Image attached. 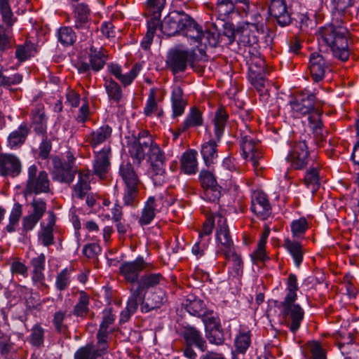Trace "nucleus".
<instances>
[{
    "label": "nucleus",
    "mask_w": 359,
    "mask_h": 359,
    "mask_svg": "<svg viewBox=\"0 0 359 359\" xmlns=\"http://www.w3.org/2000/svg\"><path fill=\"white\" fill-rule=\"evenodd\" d=\"M354 4L355 0H330L332 21L318 31V41L328 46L333 57L341 62L347 61L351 54L349 31L344 24L351 18L349 9Z\"/></svg>",
    "instance_id": "nucleus-1"
},
{
    "label": "nucleus",
    "mask_w": 359,
    "mask_h": 359,
    "mask_svg": "<svg viewBox=\"0 0 359 359\" xmlns=\"http://www.w3.org/2000/svg\"><path fill=\"white\" fill-rule=\"evenodd\" d=\"M162 32L168 36L182 34L191 41H198L202 36L201 25L184 13H170L161 23Z\"/></svg>",
    "instance_id": "nucleus-2"
},
{
    "label": "nucleus",
    "mask_w": 359,
    "mask_h": 359,
    "mask_svg": "<svg viewBox=\"0 0 359 359\" xmlns=\"http://www.w3.org/2000/svg\"><path fill=\"white\" fill-rule=\"evenodd\" d=\"M229 120V114L226 109L219 107L212 119L213 132L215 138H210L201 145V154L207 167L215 163L218 157L217 142H220L224 135L226 123Z\"/></svg>",
    "instance_id": "nucleus-3"
},
{
    "label": "nucleus",
    "mask_w": 359,
    "mask_h": 359,
    "mask_svg": "<svg viewBox=\"0 0 359 359\" xmlns=\"http://www.w3.org/2000/svg\"><path fill=\"white\" fill-rule=\"evenodd\" d=\"M323 104V102L317 100L314 93L306 90L297 93L290 101L292 116L294 118L309 116L320 108Z\"/></svg>",
    "instance_id": "nucleus-4"
},
{
    "label": "nucleus",
    "mask_w": 359,
    "mask_h": 359,
    "mask_svg": "<svg viewBox=\"0 0 359 359\" xmlns=\"http://www.w3.org/2000/svg\"><path fill=\"white\" fill-rule=\"evenodd\" d=\"M297 299H283L276 304L284 325L293 334L298 332L304 318V311L296 303Z\"/></svg>",
    "instance_id": "nucleus-5"
},
{
    "label": "nucleus",
    "mask_w": 359,
    "mask_h": 359,
    "mask_svg": "<svg viewBox=\"0 0 359 359\" xmlns=\"http://www.w3.org/2000/svg\"><path fill=\"white\" fill-rule=\"evenodd\" d=\"M50 180L48 172L44 170H39L33 164L27 169V179L24 189L25 196L33 194L39 195L47 194L50 191Z\"/></svg>",
    "instance_id": "nucleus-6"
},
{
    "label": "nucleus",
    "mask_w": 359,
    "mask_h": 359,
    "mask_svg": "<svg viewBox=\"0 0 359 359\" xmlns=\"http://www.w3.org/2000/svg\"><path fill=\"white\" fill-rule=\"evenodd\" d=\"M240 131V147L242 156L245 159L249 158L257 171L260 168L259 161L262 158L260 142L247 126L245 130H241Z\"/></svg>",
    "instance_id": "nucleus-7"
},
{
    "label": "nucleus",
    "mask_w": 359,
    "mask_h": 359,
    "mask_svg": "<svg viewBox=\"0 0 359 359\" xmlns=\"http://www.w3.org/2000/svg\"><path fill=\"white\" fill-rule=\"evenodd\" d=\"M147 156L149 163L148 174L155 186H162L166 182L165 153L160 147H154L152 151L147 152Z\"/></svg>",
    "instance_id": "nucleus-8"
},
{
    "label": "nucleus",
    "mask_w": 359,
    "mask_h": 359,
    "mask_svg": "<svg viewBox=\"0 0 359 359\" xmlns=\"http://www.w3.org/2000/svg\"><path fill=\"white\" fill-rule=\"evenodd\" d=\"M194 51L189 50L172 49L167 55L166 67L174 75L184 72L188 65L194 63Z\"/></svg>",
    "instance_id": "nucleus-9"
},
{
    "label": "nucleus",
    "mask_w": 359,
    "mask_h": 359,
    "mask_svg": "<svg viewBox=\"0 0 359 359\" xmlns=\"http://www.w3.org/2000/svg\"><path fill=\"white\" fill-rule=\"evenodd\" d=\"M287 162L294 170H303L312 161L308 146L304 140L295 141L290 144V149L286 157Z\"/></svg>",
    "instance_id": "nucleus-10"
},
{
    "label": "nucleus",
    "mask_w": 359,
    "mask_h": 359,
    "mask_svg": "<svg viewBox=\"0 0 359 359\" xmlns=\"http://www.w3.org/2000/svg\"><path fill=\"white\" fill-rule=\"evenodd\" d=\"M154 147H159L155 142L149 130H142L139 132L135 140L130 144L129 152L131 157L140 163L145 158L146 150L147 152L152 151Z\"/></svg>",
    "instance_id": "nucleus-11"
},
{
    "label": "nucleus",
    "mask_w": 359,
    "mask_h": 359,
    "mask_svg": "<svg viewBox=\"0 0 359 359\" xmlns=\"http://www.w3.org/2000/svg\"><path fill=\"white\" fill-rule=\"evenodd\" d=\"M90 13V9L86 4L79 3L74 6V27L82 35V40H86L92 35Z\"/></svg>",
    "instance_id": "nucleus-12"
},
{
    "label": "nucleus",
    "mask_w": 359,
    "mask_h": 359,
    "mask_svg": "<svg viewBox=\"0 0 359 359\" xmlns=\"http://www.w3.org/2000/svg\"><path fill=\"white\" fill-rule=\"evenodd\" d=\"M166 283V279L161 273H147L140 277L137 287L130 289V293L143 302L149 289L165 285Z\"/></svg>",
    "instance_id": "nucleus-13"
},
{
    "label": "nucleus",
    "mask_w": 359,
    "mask_h": 359,
    "mask_svg": "<svg viewBox=\"0 0 359 359\" xmlns=\"http://www.w3.org/2000/svg\"><path fill=\"white\" fill-rule=\"evenodd\" d=\"M148 264L142 256L133 261L123 262L119 266V273L129 283H137L141 273L147 268Z\"/></svg>",
    "instance_id": "nucleus-14"
},
{
    "label": "nucleus",
    "mask_w": 359,
    "mask_h": 359,
    "mask_svg": "<svg viewBox=\"0 0 359 359\" xmlns=\"http://www.w3.org/2000/svg\"><path fill=\"white\" fill-rule=\"evenodd\" d=\"M250 210L257 218L265 220L272 214V208L269 197L262 190H255L251 193Z\"/></svg>",
    "instance_id": "nucleus-15"
},
{
    "label": "nucleus",
    "mask_w": 359,
    "mask_h": 359,
    "mask_svg": "<svg viewBox=\"0 0 359 359\" xmlns=\"http://www.w3.org/2000/svg\"><path fill=\"white\" fill-rule=\"evenodd\" d=\"M93 154V174L104 180L111 170V148L109 145L104 146L101 150L94 151Z\"/></svg>",
    "instance_id": "nucleus-16"
},
{
    "label": "nucleus",
    "mask_w": 359,
    "mask_h": 359,
    "mask_svg": "<svg viewBox=\"0 0 359 359\" xmlns=\"http://www.w3.org/2000/svg\"><path fill=\"white\" fill-rule=\"evenodd\" d=\"M216 216L218 217L215 233L216 241L219 243V252L222 254L234 250V245L226 223V219L222 212H219Z\"/></svg>",
    "instance_id": "nucleus-17"
},
{
    "label": "nucleus",
    "mask_w": 359,
    "mask_h": 359,
    "mask_svg": "<svg viewBox=\"0 0 359 359\" xmlns=\"http://www.w3.org/2000/svg\"><path fill=\"white\" fill-rule=\"evenodd\" d=\"M309 69L313 81H323L325 74L331 72V64L319 53H312L309 56Z\"/></svg>",
    "instance_id": "nucleus-18"
},
{
    "label": "nucleus",
    "mask_w": 359,
    "mask_h": 359,
    "mask_svg": "<svg viewBox=\"0 0 359 359\" xmlns=\"http://www.w3.org/2000/svg\"><path fill=\"white\" fill-rule=\"evenodd\" d=\"M109 72L117 79L123 87L129 86L140 73L142 65L137 62L132 65L128 72H124L122 67L116 63L107 65Z\"/></svg>",
    "instance_id": "nucleus-19"
},
{
    "label": "nucleus",
    "mask_w": 359,
    "mask_h": 359,
    "mask_svg": "<svg viewBox=\"0 0 359 359\" xmlns=\"http://www.w3.org/2000/svg\"><path fill=\"white\" fill-rule=\"evenodd\" d=\"M53 163V180L60 183L71 184L75 178V175L79 171L78 168L65 165L62 164V161L58 158H55Z\"/></svg>",
    "instance_id": "nucleus-20"
},
{
    "label": "nucleus",
    "mask_w": 359,
    "mask_h": 359,
    "mask_svg": "<svg viewBox=\"0 0 359 359\" xmlns=\"http://www.w3.org/2000/svg\"><path fill=\"white\" fill-rule=\"evenodd\" d=\"M269 13L281 27L290 24L291 16L285 0H270Z\"/></svg>",
    "instance_id": "nucleus-21"
},
{
    "label": "nucleus",
    "mask_w": 359,
    "mask_h": 359,
    "mask_svg": "<svg viewBox=\"0 0 359 359\" xmlns=\"http://www.w3.org/2000/svg\"><path fill=\"white\" fill-rule=\"evenodd\" d=\"M22 171L20 159L13 154H0V175L15 177Z\"/></svg>",
    "instance_id": "nucleus-22"
},
{
    "label": "nucleus",
    "mask_w": 359,
    "mask_h": 359,
    "mask_svg": "<svg viewBox=\"0 0 359 359\" xmlns=\"http://www.w3.org/2000/svg\"><path fill=\"white\" fill-rule=\"evenodd\" d=\"M322 168L321 163L316 160L305 168L306 172L303 180L305 186L311 189L312 193L316 192L320 187V171Z\"/></svg>",
    "instance_id": "nucleus-23"
},
{
    "label": "nucleus",
    "mask_w": 359,
    "mask_h": 359,
    "mask_svg": "<svg viewBox=\"0 0 359 359\" xmlns=\"http://www.w3.org/2000/svg\"><path fill=\"white\" fill-rule=\"evenodd\" d=\"M45 263L46 256L43 253H41L39 256L30 260V265L32 268V280L34 285L39 288L48 287L45 283Z\"/></svg>",
    "instance_id": "nucleus-24"
},
{
    "label": "nucleus",
    "mask_w": 359,
    "mask_h": 359,
    "mask_svg": "<svg viewBox=\"0 0 359 359\" xmlns=\"http://www.w3.org/2000/svg\"><path fill=\"white\" fill-rule=\"evenodd\" d=\"M32 126L38 135H46L47 131V120L44 105L42 103L36 104L31 111Z\"/></svg>",
    "instance_id": "nucleus-25"
},
{
    "label": "nucleus",
    "mask_w": 359,
    "mask_h": 359,
    "mask_svg": "<svg viewBox=\"0 0 359 359\" xmlns=\"http://www.w3.org/2000/svg\"><path fill=\"white\" fill-rule=\"evenodd\" d=\"M111 127L105 124L86 135L84 141L93 149H95L100 145L109 141L111 137Z\"/></svg>",
    "instance_id": "nucleus-26"
},
{
    "label": "nucleus",
    "mask_w": 359,
    "mask_h": 359,
    "mask_svg": "<svg viewBox=\"0 0 359 359\" xmlns=\"http://www.w3.org/2000/svg\"><path fill=\"white\" fill-rule=\"evenodd\" d=\"M77 182L72 187V197L83 199L90 190V170L80 169L78 172Z\"/></svg>",
    "instance_id": "nucleus-27"
},
{
    "label": "nucleus",
    "mask_w": 359,
    "mask_h": 359,
    "mask_svg": "<svg viewBox=\"0 0 359 359\" xmlns=\"http://www.w3.org/2000/svg\"><path fill=\"white\" fill-rule=\"evenodd\" d=\"M184 344L194 346L204 352L207 349V343L201 332L196 327L190 325L184 327L182 334Z\"/></svg>",
    "instance_id": "nucleus-28"
},
{
    "label": "nucleus",
    "mask_w": 359,
    "mask_h": 359,
    "mask_svg": "<svg viewBox=\"0 0 359 359\" xmlns=\"http://www.w3.org/2000/svg\"><path fill=\"white\" fill-rule=\"evenodd\" d=\"M118 175L124 187L141 186L142 182L133 165L128 161H123L118 169Z\"/></svg>",
    "instance_id": "nucleus-29"
},
{
    "label": "nucleus",
    "mask_w": 359,
    "mask_h": 359,
    "mask_svg": "<svg viewBox=\"0 0 359 359\" xmlns=\"http://www.w3.org/2000/svg\"><path fill=\"white\" fill-rule=\"evenodd\" d=\"M283 246L292 257L294 266L297 268H299L304 260L305 253L302 243L296 241H292L289 238H285Z\"/></svg>",
    "instance_id": "nucleus-30"
},
{
    "label": "nucleus",
    "mask_w": 359,
    "mask_h": 359,
    "mask_svg": "<svg viewBox=\"0 0 359 359\" xmlns=\"http://www.w3.org/2000/svg\"><path fill=\"white\" fill-rule=\"evenodd\" d=\"M183 90L180 86H175L171 93V104L172 111V117H178L184 113L187 101L183 97Z\"/></svg>",
    "instance_id": "nucleus-31"
},
{
    "label": "nucleus",
    "mask_w": 359,
    "mask_h": 359,
    "mask_svg": "<svg viewBox=\"0 0 359 359\" xmlns=\"http://www.w3.org/2000/svg\"><path fill=\"white\" fill-rule=\"evenodd\" d=\"M145 299L146 301L143 300V303L140 304L142 311L146 313L161 307L167 302L165 292L162 290L152 292Z\"/></svg>",
    "instance_id": "nucleus-32"
},
{
    "label": "nucleus",
    "mask_w": 359,
    "mask_h": 359,
    "mask_svg": "<svg viewBox=\"0 0 359 359\" xmlns=\"http://www.w3.org/2000/svg\"><path fill=\"white\" fill-rule=\"evenodd\" d=\"M143 113L147 117L156 116L160 118L163 116V109L161 106L158 104L156 100V90L154 88L149 90Z\"/></svg>",
    "instance_id": "nucleus-33"
},
{
    "label": "nucleus",
    "mask_w": 359,
    "mask_h": 359,
    "mask_svg": "<svg viewBox=\"0 0 359 359\" xmlns=\"http://www.w3.org/2000/svg\"><path fill=\"white\" fill-rule=\"evenodd\" d=\"M181 170L187 175H194L198 171L197 151L189 149L185 151L180 160Z\"/></svg>",
    "instance_id": "nucleus-34"
},
{
    "label": "nucleus",
    "mask_w": 359,
    "mask_h": 359,
    "mask_svg": "<svg viewBox=\"0 0 359 359\" xmlns=\"http://www.w3.org/2000/svg\"><path fill=\"white\" fill-rule=\"evenodd\" d=\"M303 359H326V352L316 341H308L302 346Z\"/></svg>",
    "instance_id": "nucleus-35"
},
{
    "label": "nucleus",
    "mask_w": 359,
    "mask_h": 359,
    "mask_svg": "<svg viewBox=\"0 0 359 359\" xmlns=\"http://www.w3.org/2000/svg\"><path fill=\"white\" fill-rule=\"evenodd\" d=\"M251 332L250 330L241 329L236 334L233 345L234 351H232L233 358L236 354H245L251 345Z\"/></svg>",
    "instance_id": "nucleus-36"
},
{
    "label": "nucleus",
    "mask_w": 359,
    "mask_h": 359,
    "mask_svg": "<svg viewBox=\"0 0 359 359\" xmlns=\"http://www.w3.org/2000/svg\"><path fill=\"white\" fill-rule=\"evenodd\" d=\"M78 299L72 314L82 319L86 318L90 311V295L83 290L78 291Z\"/></svg>",
    "instance_id": "nucleus-37"
},
{
    "label": "nucleus",
    "mask_w": 359,
    "mask_h": 359,
    "mask_svg": "<svg viewBox=\"0 0 359 359\" xmlns=\"http://www.w3.org/2000/svg\"><path fill=\"white\" fill-rule=\"evenodd\" d=\"M30 129L27 123H22L17 130L8 136V143L11 149H16L23 144L29 133Z\"/></svg>",
    "instance_id": "nucleus-38"
},
{
    "label": "nucleus",
    "mask_w": 359,
    "mask_h": 359,
    "mask_svg": "<svg viewBox=\"0 0 359 359\" xmlns=\"http://www.w3.org/2000/svg\"><path fill=\"white\" fill-rule=\"evenodd\" d=\"M203 124L202 112L196 107H191L186 118L179 127V130L185 132L190 128L201 126Z\"/></svg>",
    "instance_id": "nucleus-39"
},
{
    "label": "nucleus",
    "mask_w": 359,
    "mask_h": 359,
    "mask_svg": "<svg viewBox=\"0 0 359 359\" xmlns=\"http://www.w3.org/2000/svg\"><path fill=\"white\" fill-rule=\"evenodd\" d=\"M104 86L109 101L118 105L123 99V94L121 85L113 79L109 78L104 79Z\"/></svg>",
    "instance_id": "nucleus-40"
},
{
    "label": "nucleus",
    "mask_w": 359,
    "mask_h": 359,
    "mask_svg": "<svg viewBox=\"0 0 359 359\" xmlns=\"http://www.w3.org/2000/svg\"><path fill=\"white\" fill-rule=\"evenodd\" d=\"M155 209L156 198L154 196H149L141 211L138 224L142 226L150 224L156 216Z\"/></svg>",
    "instance_id": "nucleus-41"
},
{
    "label": "nucleus",
    "mask_w": 359,
    "mask_h": 359,
    "mask_svg": "<svg viewBox=\"0 0 359 359\" xmlns=\"http://www.w3.org/2000/svg\"><path fill=\"white\" fill-rule=\"evenodd\" d=\"M225 259L231 263L229 273L234 278H239L243 273V262L241 255L235 252V249L229 252L222 253Z\"/></svg>",
    "instance_id": "nucleus-42"
},
{
    "label": "nucleus",
    "mask_w": 359,
    "mask_h": 359,
    "mask_svg": "<svg viewBox=\"0 0 359 359\" xmlns=\"http://www.w3.org/2000/svg\"><path fill=\"white\" fill-rule=\"evenodd\" d=\"M113 332L114 330H107L98 329L96 334L97 342L95 347V351L97 352V355L103 356L107 353L109 341L111 340V334Z\"/></svg>",
    "instance_id": "nucleus-43"
},
{
    "label": "nucleus",
    "mask_w": 359,
    "mask_h": 359,
    "mask_svg": "<svg viewBox=\"0 0 359 359\" xmlns=\"http://www.w3.org/2000/svg\"><path fill=\"white\" fill-rule=\"evenodd\" d=\"M88 57L91 69L95 72L102 69L107 60V55L94 46L90 47Z\"/></svg>",
    "instance_id": "nucleus-44"
},
{
    "label": "nucleus",
    "mask_w": 359,
    "mask_h": 359,
    "mask_svg": "<svg viewBox=\"0 0 359 359\" xmlns=\"http://www.w3.org/2000/svg\"><path fill=\"white\" fill-rule=\"evenodd\" d=\"M143 302L138 299L135 294L130 293V296L127 302L126 309L120 314V323L127 322L137 310L139 305Z\"/></svg>",
    "instance_id": "nucleus-45"
},
{
    "label": "nucleus",
    "mask_w": 359,
    "mask_h": 359,
    "mask_svg": "<svg viewBox=\"0 0 359 359\" xmlns=\"http://www.w3.org/2000/svg\"><path fill=\"white\" fill-rule=\"evenodd\" d=\"M73 271V267H66L57 274L55 286L58 291L62 292L69 287L72 281L71 276Z\"/></svg>",
    "instance_id": "nucleus-46"
},
{
    "label": "nucleus",
    "mask_w": 359,
    "mask_h": 359,
    "mask_svg": "<svg viewBox=\"0 0 359 359\" xmlns=\"http://www.w3.org/2000/svg\"><path fill=\"white\" fill-rule=\"evenodd\" d=\"M235 9L236 5L233 0H217L215 12L218 18L222 21H225Z\"/></svg>",
    "instance_id": "nucleus-47"
},
{
    "label": "nucleus",
    "mask_w": 359,
    "mask_h": 359,
    "mask_svg": "<svg viewBox=\"0 0 359 359\" xmlns=\"http://www.w3.org/2000/svg\"><path fill=\"white\" fill-rule=\"evenodd\" d=\"M36 52L34 44L26 41L24 44L17 46L15 57L20 62H22L33 57Z\"/></svg>",
    "instance_id": "nucleus-48"
},
{
    "label": "nucleus",
    "mask_w": 359,
    "mask_h": 359,
    "mask_svg": "<svg viewBox=\"0 0 359 359\" xmlns=\"http://www.w3.org/2000/svg\"><path fill=\"white\" fill-rule=\"evenodd\" d=\"M15 43L13 28L0 25V50L4 51L11 48Z\"/></svg>",
    "instance_id": "nucleus-49"
},
{
    "label": "nucleus",
    "mask_w": 359,
    "mask_h": 359,
    "mask_svg": "<svg viewBox=\"0 0 359 359\" xmlns=\"http://www.w3.org/2000/svg\"><path fill=\"white\" fill-rule=\"evenodd\" d=\"M30 334L28 337L29 343L36 348L43 346L45 339V329L40 323H36L31 329Z\"/></svg>",
    "instance_id": "nucleus-50"
},
{
    "label": "nucleus",
    "mask_w": 359,
    "mask_h": 359,
    "mask_svg": "<svg viewBox=\"0 0 359 359\" xmlns=\"http://www.w3.org/2000/svg\"><path fill=\"white\" fill-rule=\"evenodd\" d=\"M141 186L124 187L123 201L126 206L135 208L139 203L138 195Z\"/></svg>",
    "instance_id": "nucleus-51"
},
{
    "label": "nucleus",
    "mask_w": 359,
    "mask_h": 359,
    "mask_svg": "<svg viewBox=\"0 0 359 359\" xmlns=\"http://www.w3.org/2000/svg\"><path fill=\"white\" fill-rule=\"evenodd\" d=\"M184 308L191 315L200 317L205 311V304L202 300L191 295L186 299Z\"/></svg>",
    "instance_id": "nucleus-52"
},
{
    "label": "nucleus",
    "mask_w": 359,
    "mask_h": 359,
    "mask_svg": "<svg viewBox=\"0 0 359 359\" xmlns=\"http://www.w3.org/2000/svg\"><path fill=\"white\" fill-rule=\"evenodd\" d=\"M0 13L1 15L2 21L6 27H13L14 23L17 21V18L14 17L9 5V0H0Z\"/></svg>",
    "instance_id": "nucleus-53"
},
{
    "label": "nucleus",
    "mask_w": 359,
    "mask_h": 359,
    "mask_svg": "<svg viewBox=\"0 0 359 359\" xmlns=\"http://www.w3.org/2000/svg\"><path fill=\"white\" fill-rule=\"evenodd\" d=\"M266 236H261V237L259 239L256 250L251 255V257L253 262L256 263H264L269 260V257L267 255V253L266 252Z\"/></svg>",
    "instance_id": "nucleus-54"
},
{
    "label": "nucleus",
    "mask_w": 359,
    "mask_h": 359,
    "mask_svg": "<svg viewBox=\"0 0 359 359\" xmlns=\"http://www.w3.org/2000/svg\"><path fill=\"white\" fill-rule=\"evenodd\" d=\"M205 337L210 344L217 346L222 345L225 341L224 334L221 325L205 330Z\"/></svg>",
    "instance_id": "nucleus-55"
},
{
    "label": "nucleus",
    "mask_w": 359,
    "mask_h": 359,
    "mask_svg": "<svg viewBox=\"0 0 359 359\" xmlns=\"http://www.w3.org/2000/svg\"><path fill=\"white\" fill-rule=\"evenodd\" d=\"M22 214V205L18 203H15L9 215V222L5 227L7 232L13 233L15 231V227L18 224Z\"/></svg>",
    "instance_id": "nucleus-56"
},
{
    "label": "nucleus",
    "mask_w": 359,
    "mask_h": 359,
    "mask_svg": "<svg viewBox=\"0 0 359 359\" xmlns=\"http://www.w3.org/2000/svg\"><path fill=\"white\" fill-rule=\"evenodd\" d=\"M323 111L322 108H319L313 113L311 114L308 117L309 126L313 133L324 130V124L322 121V115Z\"/></svg>",
    "instance_id": "nucleus-57"
},
{
    "label": "nucleus",
    "mask_w": 359,
    "mask_h": 359,
    "mask_svg": "<svg viewBox=\"0 0 359 359\" xmlns=\"http://www.w3.org/2000/svg\"><path fill=\"white\" fill-rule=\"evenodd\" d=\"M57 39L64 46H71L76 40V35L71 27H62L57 32Z\"/></svg>",
    "instance_id": "nucleus-58"
},
{
    "label": "nucleus",
    "mask_w": 359,
    "mask_h": 359,
    "mask_svg": "<svg viewBox=\"0 0 359 359\" xmlns=\"http://www.w3.org/2000/svg\"><path fill=\"white\" fill-rule=\"evenodd\" d=\"M198 180L202 189L218 185L216 176L212 170L202 169L198 175Z\"/></svg>",
    "instance_id": "nucleus-59"
},
{
    "label": "nucleus",
    "mask_w": 359,
    "mask_h": 359,
    "mask_svg": "<svg viewBox=\"0 0 359 359\" xmlns=\"http://www.w3.org/2000/svg\"><path fill=\"white\" fill-rule=\"evenodd\" d=\"M290 228L294 238H302L309 229V224L305 217H301L293 220L290 224Z\"/></svg>",
    "instance_id": "nucleus-60"
},
{
    "label": "nucleus",
    "mask_w": 359,
    "mask_h": 359,
    "mask_svg": "<svg viewBox=\"0 0 359 359\" xmlns=\"http://www.w3.org/2000/svg\"><path fill=\"white\" fill-rule=\"evenodd\" d=\"M298 290L297 276L294 273H290L286 280V294L283 299H297Z\"/></svg>",
    "instance_id": "nucleus-61"
},
{
    "label": "nucleus",
    "mask_w": 359,
    "mask_h": 359,
    "mask_svg": "<svg viewBox=\"0 0 359 359\" xmlns=\"http://www.w3.org/2000/svg\"><path fill=\"white\" fill-rule=\"evenodd\" d=\"M98 357L102 356L97 355L95 346L92 344L79 348L74 353V359H97Z\"/></svg>",
    "instance_id": "nucleus-62"
},
{
    "label": "nucleus",
    "mask_w": 359,
    "mask_h": 359,
    "mask_svg": "<svg viewBox=\"0 0 359 359\" xmlns=\"http://www.w3.org/2000/svg\"><path fill=\"white\" fill-rule=\"evenodd\" d=\"M66 316L67 312L61 310L56 311L53 314L52 323L57 333L64 334L67 331L68 327L64 323Z\"/></svg>",
    "instance_id": "nucleus-63"
},
{
    "label": "nucleus",
    "mask_w": 359,
    "mask_h": 359,
    "mask_svg": "<svg viewBox=\"0 0 359 359\" xmlns=\"http://www.w3.org/2000/svg\"><path fill=\"white\" fill-rule=\"evenodd\" d=\"M202 36L198 41H191V43H196L197 46L204 44L206 46L208 44L212 47H216L219 42V35L216 33L211 32L210 31H204L201 26Z\"/></svg>",
    "instance_id": "nucleus-64"
}]
</instances>
